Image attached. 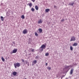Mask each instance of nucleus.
<instances>
[{"label":"nucleus","mask_w":79,"mask_h":79,"mask_svg":"<svg viewBox=\"0 0 79 79\" xmlns=\"http://www.w3.org/2000/svg\"><path fill=\"white\" fill-rule=\"evenodd\" d=\"M32 3H30L29 4V6L30 7L32 6Z\"/></svg>","instance_id":"24"},{"label":"nucleus","mask_w":79,"mask_h":79,"mask_svg":"<svg viewBox=\"0 0 79 79\" xmlns=\"http://www.w3.org/2000/svg\"><path fill=\"white\" fill-rule=\"evenodd\" d=\"M35 36H38V34H37V33H35Z\"/></svg>","instance_id":"28"},{"label":"nucleus","mask_w":79,"mask_h":79,"mask_svg":"<svg viewBox=\"0 0 79 79\" xmlns=\"http://www.w3.org/2000/svg\"><path fill=\"white\" fill-rule=\"evenodd\" d=\"M10 53H11V54H12L13 53V51L12 52L11 51L10 52Z\"/></svg>","instance_id":"34"},{"label":"nucleus","mask_w":79,"mask_h":79,"mask_svg":"<svg viewBox=\"0 0 79 79\" xmlns=\"http://www.w3.org/2000/svg\"><path fill=\"white\" fill-rule=\"evenodd\" d=\"M13 75H14V76H16V75L17 73H16V72H13Z\"/></svg>","instance_id":"12"},{"label":"nucleus","mask_w":79,"mask_h":79,"mask_svg":"<svg viewBox=\"0 0 79 79\" xmlns=\"http://www.w3.org/2000/svg\"><path fill=\"white\" fill-rule=\"evenodd\" d=\"M11 11V10H9V11Z\"/></svg>","instance_id":"42"},{"label":"nucleus","mask_w":79,"mask_h":79,"mask_svg":"<svg viewBox=\"0 0 79 79\" xmlns=\"http://www.w3.org/2000/svg\"><path fill=\"white\" fill-rule=\"evenodd\" d=\"M32 50H31V52H34V49H33L32 48H31Z\"/></svg>","instance_id":"27"},{"label":"nucleus","mask_w":79,"mask_h":79,"mask_svg":"<svg viewBox=\"0 0 79 79\" xmlns=\"http://www.w3.org/2000/svg\"><path fill=\"white\" fill-rule=\"evenodd\" d=\"M22 61L23 62V63H24V59H22Z\"/></svg>","instance_id":"30"},{"label":"nucleus","mask_w":79,"mask_h":79,"mask_svg":"<svg viewBox=\"0 0 79 79\" xmlns=\"http://www.w3.org/2000/svg\"><path fill=\"white\" fill-rule=\"evenodd\" d=\"M77 43H75L73 45V46H77Z\"/></svg>","instance_id":"14"},{"label":"nucleus","mask_w":79,"mask_h":79,"mask_svg":"<svg viewBox=\"0 0 79 79\" xmlns=\"http://www.w3.org/2000/svg\"><path fill=\"white\" fill-rule=\"evenodd\" d=\"M45 45L44 44H43L42 45L41 47V48H42L43 49H45Z\"/></svg>","instance_id":"6"},{"label":"nucleus","mask_w":79,"mask_h":79,"mask_svg":"<svg viewBox=\"0 0 79 79\" xmlns=\"http://www.w3.org/2000/svg\"><path fill=\"white\" fill-rule=\"evenodd\" d=\"M56 6H55V5L54 6V8H56Z\"/></svg>","instance_id":"35"},{"label":"nucleus","mask_w":79,"mask_h":79,"mask_svg":"<svg viewBox=\"0 0 79 79\" xmlns=\"http://www.w3.org/2000/svg\"><path fill=\"white\" fill-rule=\"evenodd\" d=\"M1 20L3 21V20H4V18H3V16H1Z\"/></svg>","instance_id":"17"},{"label":"nucleus","mask_w":79,"mask_h":79,"mask_svg":"<svg viewBox=\"0 0 79 79\" xmlns=\"http://www.w3.org/2000/svg\"><path fill=\"white\" fill-rule=\"evenodd\" d=\"M24 15H22L21 16V18H22V19H24Z\"/></svg>","instance_id":"25"},{"label":"nucleus","mask_w":79,"mask_h":79,"mask_svg":"<svg viewBox=\"0 0 79 79\" xmlns=\"http://www.w3.org/2000/svg\"><path fill=\"white\" fill-rule=\"evenodd\" d=\"M1 59H2V61H5V59H4V58H3V57H2Z\"/></svg>","instance_id":"20"},{"label":"nucleus","mask_w":79,"mask_h":79,"mask_svg":"<svg viewBox=\"0 0 79 79\" xmlns=\"http://www.w3.org/2000/svg\"><path fill=\"white\" fill-rule=\"evenodd\" d=\"M49 11H50V9H47L45 10V12H48Z\"/></svg>","instance_id":"13"},{"label":"nucleus","mask_w":79,"mask_h":79,"mask_svg":"<svg viewBox=\"0 0 79 79\" xmlns=\"http://www.w3.org/2000/svg\"><path fill=\"white\" fill-rule=\"evenodd\" d=\"M61 22H63L64 21V19H62V20H61Z\"/></svg>","instance_id":"29"},{"label":"nucleus","mask_w":79,"mask_h":79,"mask_svg":"<svg viewBox=\"0 0 79 79\" xmlns=\"http://www.w3.org/2000/svg\"><path fill=\"white\" fill-rule=\"evenodd\" d=\"M39 56H37L35 57V59H38L39 60Z\"/></svg>","instance_id":"21"},{"label":"nucleus","mask_w":79,"mask_h":79,"mask_svg":"<svg viewBox=\"0 0 79 79\" xmlns=\"http://www.w3.org/2000/svg\"><path fill=\"white\" fill-rule=\"evenodd\" d=\"M37 63V60H35L32 62V65H34L35 64Z\"/></svg>","instance_id":"7"},{"label":"nucleus","mask_w":79,"mask_h":79,"mask_svg":"<svg viewBox=\"0 0 79 79\" xmlns=\"http://www.w3.org/2000/svg\"><path fill=\"white\" fill-rule=\"evenodd\" d=\"M25 79H27V78H25Z\"/></svg>","instance_id":"46"},{"label":"nucleus","mask_w":79,"mask_h":79,"mask_svg":"<svg viewBox=\"0 0 79 79\" xmlns=\"http://www.w3.org/2000/svg\"><path fill=\"white\" fill-rule=\"evenodd\" d=\"M31 11H34L35 10L34 9V8H31Z\"/></svg>","instance_id":"22"},{"label":"nucleus","mask_w":79,"mask_h":79,"mask_svg":"<svg viewBox=\"0 0 79 79\" xmlns=\"http://www.w3.org/2000/svg\"><path fill=\"white\" fill-rule=\"evenodd\" d=\"M58 77V75H56V77H57V78Z\"/></svg>","instance_id":"37"},{"label":"nucleus","mask_w":79,"mask_h":79,"mask_svg":"<svg viewBox=\"0 0 79 79\" xmlns=\"http://www.w3.org/2000/svg\"><path fill=\"white\" fill-rule=\"evenodd\" d=\"M12 52H13V53H15L17 52V50L16 49H15L13 50Z\"/></svg>","instance_id":"9"},{"label":"nucleus","mask_w":79,"mask_h":79,"mask_svg":"<svg viewBox=\"0 0 79 79\" xmlns=\"http://www.w3.org/2000/svg\"><path fill=\"white\" fill-rule=\"evenodd\" d=\"M38 31H39V32L40 33H42V29L41 28H40L38 29Z\"/></svg>","instance_id":"11"},{"label":"nucleus","mask_w":79,"mask_h":79,"mask_svg":"<svg viewBox=\"0 0 79 79\" xmlns=\"http://www.w3.org/2000/svg\"><path fill=\"white\" fill-rule=\"evenodd\" d=\"M31 1H32V2H35V0H31Z\"/></svg>","instance_id":"32"},{"label":"nucleus","mask_w":79,"mask_h":79,"mask_svg":"<svg viewBox=\"0 0 79 79\" xmlns=\"http://www.w3.org/2000/svg\"><path fill=\"white\" fill-rule=\"evenodd\" d=\"M76 40V37L74 36H73L71 37L70 42L71 41H75Z\"/></svg>","instance_id":"2"},{"label":"nucleus","mask_w":79,"mask_h":79,"mask_svg":"<svg viewBox=\"0 0 79 79\" xmlns=\"http://www.w3.org/2000/svg\"><path fill=\"white\" fill-rule=\"evenodd\" d=\"M48 64H47V63H46V64H45V65H46V66H47Z\"/></svg>","instance_id":"36"},{"label":"nucleus","mask_w":79,"mask_h":79,"mask_svg":"<svg viewBox=\"0 0 79 79\" xmlns=\"http://www.w3.org/2000/svg\"><path fill=\"white\" fill-rule=\"evenodd\" d=\"M27 54H26V56H27Z\"/></svg>","instance_id":"45"},{"label":"nucleus","mask_w":79,"mask_h":79,"mask_svg":"<svg viewBox=\"0 0 79 79\" xmlns=\"http://www.w3.org/2000/svg\"><path fill=\"white\" fill-rule=\"evenodd\" d=\"M43 49H44L43 48H41V47H40L39 49V51L41 52H42V51H43V50H44Z\"/></svg>","instance_id":"8"},{"label":"nucleus","mask_w":79,"mask_h":79,"mask_svg":"<svg viewBox=\"0 0 79 79\" xmlns=\"http://www.w3.org/2000/svg\"><path fill=\"white\" fill-rule=\"evenodd\" d=\"M23 34H27V29H24L23 32Z\"/></svg>","instance_id":"3"},{"label":"nucleus","mask_w":79,"mask_h":79,"mask_svg":"<svg viewBox=\"0 0 79 79\" xmlns=\"http://www.w3.org/2000/svg\"><path fill=\"white\" fill-rule=\"evenodd\" d=\"M25 62H26V64H27L28 63V62H27V60H25Z\"/></svg>","instance_id":"31"},{"label":"nucleus","mask_w":79,"mask_h":79,"mask_svg":"<svg viewBox=\"0 0 79 79\" xmlns=\"http://www.w3.org/2000/svg\"><path fill=\"white\" fill-rule=\"evenodd\" d=\"M13 44H14V45H15V42H14V41L13 42Z\"/></svg>","instance_id":"33"},{"label":"nucleus","mask_w":79,"mask_h":79,"mask_svg":"<svg viewBox=\"0 0 79 79\" xmlns=\"http://www.w3.org/2000/svg\"><path fill=\"white\" fill-rule=\"evenodd\" d=\"M29 41L28 42V44H31V41H30L31 40V38H29L28 39Z\"/></svg>","instance_id":"18"},{"label":"nucleus","mask_w":79,"mask_h":79,"mask_svg":"<svg viewBox=\"0 0 79 79\" xmlns=\"http://www.w3.org/2000/svg\"><path fill=\"white\" fill-rule=\"evenodd\" d=\"M27 65H28V66H29V64H27Z\"/></svg>","instance_id":"44"},{"label":"nucleus","mask_w":79,"mask_h":79,"mask_svg":"<svg viewBox=\"0 0 79 79\" xmlns=\"http://www.w3.org/2000/svg\"><path fill=\"white\" fill-rule=\"evenodd\" d=\"M11 45L12 46H13V45H14L13 44H11Z\"/></svg>","instance_id":"41"},{"label":"nucleus","mask_w":79,"mask_h":79,"mask_svg":"<svg viewBox=\"0 0 79 79\" xmlns=\"http://www.w3.org/2000/svg\"><path fill=\"white\" fill-rule=\"evenodd\" d=\"M70 49L71 51H73V48L72 46H70Z\"/></svg>","instance_id":"19"},{"label":"nucleus","mask_w":79,"mask_h":79,"mask_svg":"<svg viewBox=\"0 0 79 79\" xmlns=\"http://www.w3.org/2000/svg\"><path fill=\"white\" fill-rule=\"evenodd\" d=\"M35 8L36 10H39V7H38V6H35Z\"/></svg>","instance_id":"16"},{"label":"nucleus","mask_w":79,"mask_h":79,"mask_svg":"<svg viewBox=\"0 0 79 79\" xmlns=\"http://www.w3.org/2000/svg\"><path fill=\"white\" fill-rule=\"evenodd\" d=\"M42 23V22L41 19H40V20L38 22V24H40V23Z\"/></svg>","instance_id":"10"},{"label":"nucleus","mask_w":79,"mask_h":79,"mask_svg":"<svg viewBox=\"0 0 79 79\" xmlns=\"http://www.w3.org/2000/svg\"><path fill=\"white\" fill-rule=\"evenodd\" d=\"M65 76V75H63L62 76V77H64Z\"/></svg>","instance_id":"39"},{"label":"nucleus","mask_w":79,"mask_h":79,"mask_svg":"<svg viewBox=\"0 0 79 79\" xmlns=\"http://www.w3.org/2000/svg\"><path fill=\"white\" fill-rule=\"evenodd\" d=\"M49 55V54L48 53H47L45 55V56H48Z\"/></svg>","instance_id":"23"},{"label":"nucleus","mask_w":79,"mask_h":79,"mask_svg":"<svg viewBox=\"0 0 79 79\" xmlns=\"http://www.w3.org/2000/svg\"><path fill=\"white\" fill-rule=\"evenodd\" d=\"M28 55H31V53L29 54Z\"/></svg>","instance_id":"38"},{"label":"nucleus","mask_w":79,"mask_h":79,"mask_svg":"<svg viewBox=\"0 0 79 79\" xmlns=\"http://www.w3.org/2000/svg\"><path fill=\"white\" fill-rule=\"evenodd\" d=\"M14 65L15 68H16V67H19V66H20V64L19 63H15L14 64Z\"/></svg>","instance_id":"1"},{"label":"nucleus","mask_w":79,"mask_h":79,"mask_svg":"<svg viewBox=\"0 0 79 79\" xmlns=\"http://www.w3.org/2000/svg\"><path fill=\"white\" fill-rule=\"evenodd\" d=\"M48 69H49V70H50L51 69V67H48L47 68Z\"/></svg>","instance_id":"26"},{"label":"nucleus","mask_w":79,"mask_h":79,"mask_svg":"<svg viewBox=\"0 0 79 79\" xmlns=\"http://www.w3.org/2000/svg\"><path fill=\"white\" fill-rule=\"evenodd\" d=\"M73 71H74V69H71L70 73V75L73 74Z\"/></svg>","instance_id":"5"},{"label":"nucleus","mask_w":79,"mask_h":79,"mask_svg":"<svg viewBox=\"0 0 79 79\" xmlns=\"http://www.w3.org/2000/svg\"><path fill=\"white\" fill-rule=\"evenodd\" d=\"M63 77L62 76V77H61V79H62V78H63Z\"/></svg>","instance_id":"40"},{"label":"nucleus","mask_w":79,"mask_h":79,"mask_svg":"<svg viewBox=\"0 0 79 79\" xmlns=\"http://www.w3.org/2000/svg\"><path fill=\"white\" fill-rule=\"evenodd\" d=\"M70 66H66L65 67V69H66V70H67L68 71H69V69H70Z\"/></svg>","instance_id":"4"},{"label":"nucleus","mask_w":79,"mask_h":79,"mask_svg":"<svg viewBox=\"0 0 79 79\" xmlns=\"http://www.w3.org/2000/svg\"><path fill=\"white\" fill-rule=\"evenodd\" d=\"M74 2H73V3H69V5H71V6H73V5H74Z\"/></svg>","instance_id":"15"},{"label":"nucleus","mask_w":79,"mask_h":79,"mask_svg":"<svg viewBox=\"0 0 79 79\" xmlns=\"http://www.w3.org/2000/svg\"><path fill=\"white\" fill-rule=\"evenodd\" d=\"M65 79H68V78H65Z\"/></svg>","instance_id":"43"}]
</instances>
